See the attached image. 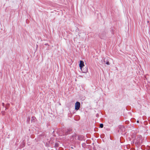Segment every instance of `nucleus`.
I'll use <instances>...</instances> for the list:
<instances>
[{
  "mask_svg": "<svg viewBox=\"0 0 150 150\" xmlns=\"http://www.w3.org/2000/svg\"><path fill=\"white\" fill-rule=\"evenodd\" d=\"M142 142V137L141 135H138L137 138L134 140V142L138 145H140Z\"/></svg>",
  "mask_w": 150,
  "mask_h": 150,
  "instance_id": "obj_1",
  "label": "nucleus"
},
{
  "mask_svg": "<svg viewBox=\"0 0 150 150\" xmlns=\"http://www.w3.org/2000/svg\"><path fill=\"white\" fill-rule=\"evenodd\" d=\"M99 37L102 39H104L105 38V32H103L100 33L99 35Z\"/></svg>",
  "mask_w": 150,
  "mask_h": 150,
  "instance_id": "obj_2",
  "label": "nucleus"
},
{
  "mask_svg": "<svg viewBox=\"0 0 150 150\" xmlns=\"http://www.w3.org/2000/svg\"><path fill=\"white\" fill-rule=\"evenodd\" d=\"M80 103L79 102H77L75 104V109L76 110H78L80 107Z\"/></svg>",
  "mask_w": 150,
  "mask_h": 150,
  "instance_id": "obj_3",
  "label": "nucleus"
},
{
  "mask_svg": "<svg viewBox=\"0 0 150 150\" xmlns=\"http://www.w3.org/2000/svg\"><path fill=\"white\" fill-rule=\"evenodd\" d=\"M84 62L82 61H80V63L79 64V67H80V68L81 69L83 66H84Z\"/></svg>",
  "mask_w": 150,
  "mask_h": 150,
  "instance_id": "obj_4",
  "label": "nucleus"
},
{
  "mask_svg": "<svg viewBox=\"0 0 150 150\" xmlns=\"http://www.w3.org/2000/svg\"><path fill=\"white\" fill-rule=\"evenodd\" d=\"M104 62L105 63L109 65L110 64L109 61L108 59H106L105 58L103 60Z\"/></svg>",
  "mask_w": 150,
  "mask_h": 150,
  "instance_id": "obj_5",
  "label": "nucleus"
},
{
  "mask_svg": "<svg viewBox=\"0 0 150 150\" xmlns=\"http://www.w3.org/2000/svg\"><path fill=\"white\" fill-rule=\"evenodd\" d=\"M83 139V137L82 136H79L78 137V139L80 141L82 140Z\"/></svg>",
  "mask_w": 150,
  "mask_h": 150,
  "instance_id": "obj_6",
  "label": "nucleus"
},
{
  "mask_svg": "<svg viewBox=\"0 0 150 150\" xmlns=\"http://www.w3.org/2000/svg\"><path fill=\"white\" fill-rule=\"evenodd\" d=\"M35 117H32V119L31 120V121H35Z\"/></svg>",
  "mask_w": 150,
  "mask_h": 150,
  "instance_id": "obj_7",
  "label": "nucleus"
},
{
  "mask_svg": "<svg viewBox=\"0 0 150 150\" xmlns=\"http://www.w3.org/2000/svg\"><path fill=\"white\" fill-rule=\"evenodd\" d=\"M55 146L56 147H59V144L58 143H56L55 144Z\"/></svg>",
  "mask_w": 150,
  "mask_h": 150,
  "instance_id": "obj_8",
  "label": "nucleus"
},
{
  "mask_svg": "<svg viewBox=\"0 0 150 150\" xmlns=\"http://www.w3.org/2000/svg\"><path fill=\"white\" fill-rule=\"evenodd\" d=\"M103 124H100V127L101 128H103Z\"/></svg>",
  "mask_w": 150,
  "mask_h": 150,
  "instance_id": "obj_9",
  "label": "nucleus"
},
{
  "mask_svg": "<svg viewBox=\"0 0 150 150\" xmlns=\"http://www.w3.org/2000/svg\"><path fill=\"white\" fill-rule=\"evenodd\" d=\"M71 130V129H68L67 130L68 131L67 132V133L66 134H69V132H70Z\"/></svg>",
  "mask_w": 150,
  "mask_h": 150,
  "instance_id": "obj_10",
  "label": "nucleus"
},
{
  "mask_svg": "<svg viewBox=\"0 0 150 150\" xmlns=\"http://www.w3.org/2000/svg\"><path fill=\"white\" fill-rule=\"evenodd\" d=\"M4 103H2V105L3 106H4Z\"/></svg>",
  "mask_w": 150,
  "mask_h": 150,
  "instance_id": "obj_11",
  "label": "nucleus"
},
{
  "mask_svg": "<svg viewBox=\"0 0 150 150\" xmlns=\"http://www.w3.org/2000/svg\"><path fill=\"white\" fill-rule=\"evenodd\" d=\"M137 123H139V121H137Z\"/></svg>",
  "mask_w": 150,
  "mask_h": 150,
  "instance_id": "obj_12",
  "label": "nucleus"
},
{
  "mask_svg": "<svg viewBox=\"0 0 150 150\" xmlns=\"http://www.w3.org/2000/svg\"><path fill=\"white\" fill-rule=\"evenodd\" d=\"M8 106L9 105V104H8Z\"/></svg>",
  "mask_w": 150,
  "mask_h": 150,
  "instance_id": "obj_13",
  "label": "nucleus"
}]
</instances>
